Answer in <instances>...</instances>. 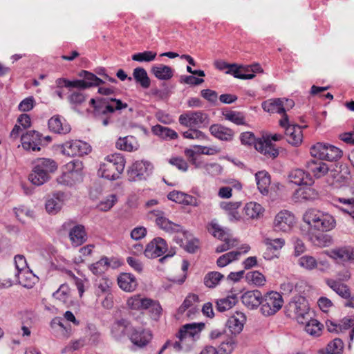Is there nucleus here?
I'll list each match as a JSON object with an SVG mask.
<instances>
[{
  "mask_svg": "<svg viewBox=\"0 0 354 354\" xmlns=\"http://www.w3.org/2000/svg\"><path fill=\"white\" fill-rule=\"evenodd\" d=\"M125 160L120 153H114L107 156L104 162L101 163L97 171L99 176L109 180L119 178L124 171Z\"/></svg>",
  "mask_w": 354,
  "mask_h": 354,
  "instance_id": "nucleus-4",
  "label": "nucleus"
},
{
  "mask_svg": "<svg viewBox=\"0 0 354 354\" xmlns=\"http://www.w3.org/2000/svg\"><path fill=\"white\" fill-rule=\"evenodd\" d=\"M222 241H224V243L218 245L216 248L215 251L216 253L225 252L230 250V248L236 246L237 244L236 239H234L232 237V235L229 236L226 239H223Z\"/></svg>",
  "mask_w": 354,
  "mask_h": 354,
  "instance_id": "nucleus-61",
  "label": "nucleus"
},
{
  "mask_svg": "<svg viewBox=\"0 0 354 354\" xmlns=\"http://www.w3.org/2000/svg\"><path fill=\"white\" fill-rule=\"evenodd\" d=\"M168 162L182 171H187L188 169V164L182 157H171Z\"/></svg>",
  "mask_w": 354,
  "mask_h": 354,
  "instance_id": "nucleus-62",
  "label": "nucleus"
},
{
  "mask_svg": "<svg viewBox=\"0 0 354 354\" xmlns=\"http://www.w3.org/2000/svg\"><path fill=\"white\" fill-rule=\"evenodd\" d=\"M91 151V146L86 142L75 140L64 142L62 145V152L68 156H81Z\"/></svg>",
  "mask_w": 354,
  "mask_h": 354,
  "instance_id": "nucleus-14",
  "label": "nucleus"
},
{
  "mask_svg": "<svg viewBox=\"0 0 354 354\" xmlns=\"http://www.w3.org/2000/svg\"><path fill=\"white\" fill-rule=\"evenodd\" d=\"M289 310L294 313L299 324H305L311 317L309 306L305 298L299 297L289 304Z\"/></svg>",
  "mask_w": 354,
  "mask_h": 354,
  "instance_id": "nucleus-12",
  "label": "nucleus"
},
{
  "mask_svg": "<svg viewBox=\"0 0 354 354\" xmlns=\"http://www.w3.org/2000/svg\"><path fill=\"white\" fill-rule=\"evenodd\" d=\"M209 132L213 136L223 141H231L234 134L231 129L220 124L211 125Z\"/></svg>",
  "mask_w": 354,
  "mask_h": 354,
  "instance_id": "nucleus-23",
  "label": "nucleus"
},
{
  "mask_svg": "<svg viewBox=\"0 0 354 354\" xmlns=\"http://www.w3.org/2000/svg\"><path fill=\"white\" fill-rule=\"evenodd\" d=\"M53 295L55 299L59 300L66 306H69L73 304L71 289L67 284H62Z\"/></svg>",
  "mask_w": 354,
  "mask_h": 354,
  "instance_id": "nucleus-33",
  "label": "nucleus"
},
{
  "mask_svg": "<svg viewBox=\"0 0 354 354\" xmlns=\"http://www.w3.org/2000/svg\"><path fill=\"white\" fill-rule=\"evenodd\" d=\"M64 205L58 194L53 195L46 202V209L49 214H55L60 211Z\"/></svg>",
  "mask_w": 354,
  "mask_h": 354,
  "instance_id": "nucleus-41",
  "label": "nucleus"
},
{
  "mask_svg": "<svg viewBox=\"0 0 354 354\" xmlns=\"http://www.w3.org/2000/svg\"><path fill=\"white\" fill-rule=\"evenodd\" d=\"M307 236L309 241L318 247H326L332 243L331 237L322 232L308 230Z\"/></svg>",
  "mask_w": 354,
  "mask_h": 354,
  "instance_id": "nucleus-28",
  "label": "nucleus"
},
{
  "mask_svg": "<svg viewBox=\"0 0 354 354\" xmlns=\"http://www.w3.org/2000/svg\"><path fill=\"white\" fill-rule=\"evenodd\" d=\"M245 278L248 283H252L257 286L264 285L266 281L265 277L258 271L248 272L245 275Z\"/></svg>",
  "mask_w": 354,
  "mask_h": 354,
  "instance_id": "nucleus-57",
  "label": "nucleus"
},
{
  "mask_svg": "<svg viewBox=\"0 0 354 354\" xmlns=\"http://www.w3.org/2000/svg\"><path fill=\"white\" fill-rule=\"evenodd\" d=\"M57 169V165L53 160L38 159L34 162L28 180L34 185L40 186L50 179V174L55 172Z\"/></svg>",
  "mask_w": 354,
  "mask_h": 354,
  "instance_id": "nucleus-3",
  "label": "nucleus"
},
{
  "mask_svg": "<svg viewBox=\"0 0 354 354\" xmlns=\"http://www.w3.org/2000/svg\"><path fill=\"white\" fill-rule=\"evenodd\" d=\"M289 180L297 185H307L309 181L308 175L299 169H294L290 173Z\"/></svg>",
  "mask_w": 354,
  "mask_h": 354,
  "instance_id": "nucleus-44",
  "label": "nucleus"
},
{
  "mask_svg": "<svg viewBox=\"0 0 354 354\" xmlns=\"http://www.w3.org/2000/svg\"><path fill=\"white\" fill-rule=\"evenodd\" d=\"M222 115L226 120L236 125L245 124V117L242 112L225 109L222 111Z\"/></svg>",
  "mask_w": 354,
  "mask_h": 354,
  "instance_id": "nucleus-38",
  "label": "nucleus"
},
{
  "mask_svg": "<svg viewBox=\"0 0 354 354\" xmlns=\"http://www.w3.org/2000/svg\"><path fill=\"white\" fill-rule=\"evenodd\" d=\"M91 105L94 108L95 113L106 114L107 113H113L117 110H122L127 108V103L122 102L120 100L115 98H109L108 100L101 99L95 101V99L90 100Z\"/></svg>",
  "mask_w": 354,
  "mask_h": 354,
  "instance_id": "nucleus-9",
  "label": "nucleus"
},
{
  "mask_svg": "<svg viewBox=\"0 0 354 354\" xmlns=\"http://www.w3.org/2000/svg\"><path fill=\"white\" fill-rule=\"evenodd\" d=\"M246 67L243 66H238L236 64H232L231 68L226 71L227 74H232L234 77L241 79V80H251L255 77V75L253 73H250L248 75H244L243 71H247L245 70Z\"/></svg>",
  "mask_w": 354,
  "mask_h": 354,
  "instance_id": "nucleus-52",
  "label": "nucleus"
},
{
  "mask_svg": "<svg viewBox=\"0 0 354 354\" xmlns=\"http://www.w3.org/2000/svg\"><path fill=\"white\" fill-rule=\"evenodd\" d=\"M204 326L205 325L203 323H192L183 325L176 335L178 341L174 342H167L160 349L159 354H161L168 347H172L176 351H189L193 348L196 341L199 339L200 333Z\"/></svg>",
  "mask_w": 354,
  "mask_h": 354,
  "instance_id": "nucleus-1",
  "label": "nucleus"
},
{
  "mask_svg": "<svg viewBox=\"0 0 354 354\" xmlns=\"http://www.w3.org/2000/svg\"><path fill=\"white\" fill-rule=\"evenodd\" d=\"M207 230L211 234L220 240L232 235L230 230L223 229L215 220L209 223Z\"/></svg>",
  "mask_w": 354,
  "mask_h": 354,
  "instance_id": "nucleus-36",
  "label": "nucleus"
},
{
  "mask_svg": "<svg viewBox=\"0 0 354 354\" xmlns=\"http://www.w3.org/2000/svg\"><path fill=\"white\" fill-rule=\"evenodd\" d=\"M305 330L312 336H319L323 325L315 319L310 317L305 324Z\"/></svg>",
  "mask_w": 354,
  "mask_h": 354,
  "instance_id": "nucleus-49",
  "label": "nucleus"
},
{
  "mask_svg": "<svg viewBox=\"0 0 354 354\" xmlns=\"http://www.w3.org/2000/svg\"><path fill=\"white\" fill-rule=\"evenodd\" d=\"M262 295L259 290L247 291L241 297L243 305L250 309L257 308L261 305Z\"/></svg>",
  "mask_w": 354,
  "mask_h": 354,
  "instance_id": "nucleus-25",
  "label": "nucleus"
},
{
  "mask_svg": "<svg viewBox=\"0 0 354 354\" xmlns=\"http://www.w3.org/2000/svg\"><path fill=\"white\" fill-rule=\"evenodd\" d=\"M223 279L224 275L218 272H209L204 277V284L209 288H214Z\"/></svg>",
  "mask_w": 354,
  "mask_h": 354,
  "instance_id": "nucleus-45",
  "label": "nucleus"
},
{
  "mask_svg": "<svg viewBox=\"0 0 354 354\" xmlns=\"http://www.w3.org/2000/svg\"><path fill=\"white\" fill-rule=\"evenodd\" d=\"M246 322V316L242 312L236 311L228 318L226 326L232 334H239Z\"/></svg>",
  "mask_w": 354,
  "mask_h": 354,
  "instance_id": "nucleus-18",
  "label": "nucleus"
},
{
  "mask_svg": "<svg viewBox=\"0 0 354 354\" xmlns=\"http://www.w3.org/2000/svg\"><path fill=\"white\" fill-rule=\"evenodd\" d=\"M48 128L50 131L56 133L66 134L71 131L69 124L59 115H55L48 120Z\"/></svg>",
  "mask_w": 354,
  "mask_h": 354,
  "instance_id": "nucleus-22",
  "label": "nucleus"
},
{
  "mask_svg": "<svg viewBox=\"0 0 354 354\" xmlns=\"http://www.w3.org/2000/svg\"><path fill=\"white\" fill-rule=\"evenodd\" d=\"M151 71L156 78L161 80H168L173 76L171 68L163 64L152 66Z\"/></svg>",
  "mask_w": 354,
  "mask_h": 354,
  "instance_id": "nucleus-37",
  "label": "nucleus"
},
{
  "mask_svg": "<svg viewBox=\"0 0 354 354\" xmlns=\"http://www.w3.org/2000/svg\"><path fill=\"white\" fill-rule=\"evenodd\" d=\"M303 221L310 231L329 232L336 225L335 219L331 214L316 209L306 210L303 215Z\"/></svg>",
  "mask_w": 354,
  "mask_h": 354,
  "instance_id": "nucleus-2",
  "label": "nucleus"
},
{
  "mask_svg": "<svg viewBox=\"0 0 354 354\" xmlns=\"http://www.w3.org/2000/svg\"><path fill=\"white\" fill-rule=\"evenodd\" d=\"M264 209L263 207L256 203V202H250L248 203L244 207V212L245 215L250 218H258L261 215H263Z\"/></svg>",
  "mask_w": 354,
  "mask_h": 354,
  "instance_id": "nucleus-39",
  "label": "nucleus"
},
{
  "mask_svg": "<svg viewBox=\"0 0 354 354\" xmlns=\"http://www.w3.org/2000/svg\"><path fill=\"white\" fill-rule=\"evenodd\" d=\"M298 264L301 268L309 271L317 268L319 264L322 265L326 268L329 266L328 262H318L314 257L310 255H304L298 259Z\"/></svg>",
  "mask_w": 354,
  "mask_h": 354,
  "instance_id": "nucleus-32",
  "label": "nucleus"
},
{
  "mask_svg": "<svg viewBox=\"0 0 354 354\" xmlns=\"http://www.w3.org/2000/svg\"><path fill=\"white\" fill-rule=\"evenodd\" d=\"M115 147L120 150L131 152L138 150L140 145L135 137L128 136L119 138L116 141Z\"/></svg>",
  "mask_w": 354,
  "mask_h": 354,
  "instance_id": "nucleus-27",
  "label": "nucleus"
},
{
  "mask_svg": "<svg viewBox=\"0 0 354 354\" xmlns=\"http://www.w3.org/2000/svg\"><path fill=\"white\" fill-rule=\"evenodd\" d=\"M167 250L166 241L163 239L158 237L147 244L145 250V255L148 258H156L160 257Z\"/></svg>",
  "mask_w": 354,
  "mask_h": 354,
  "instance_id": "nucleus-17",
  "label": "nucleus"
},
{
  "mask_svg": "<svg viewBox=\"0 0 354 354\" xmlns=\"http://www.w3.org/2000/svg\"><path fill=\"white\" fill-rule=\"evenodd\" d=\"M37 280V277L29 269L25 270L24 271L17 272L15 274V281H12L14 283H17L22 286L31 288L33 287L35 281Z\"/></svg>",
  "mask_w": 354,
  "mask_h": 354,
  "instance_id": "nucleus-24",
  "label": "nucleus"
},
{
  "mask_svg": "<svg viewBox=\"0 0 354 354\" xmlns=\"http://www.w3.org/2000/svg\"><path fill=\"white\" fill-rule=\"evenodd\" d=\"M133 76L137 83L144 88H147L150 86V79L148 77L146 70L143 68L138 67L133 70Z\"/></svg>",
  "mask_w": 354,
  "mask_h": 354,
  "instance_id": "nucleus-42",
  "label": "nucleus"
},
{
  "mask_svg": "<svg viewBox=\"0 0 354 354\" xmlns=\"http://www.w3.org/2000/svg\"><path fill=\"white\" fill-rule=\"evenodd\" d=\"M198 128H189V130L183 133V136L185 138L197 140H208L207 136L197 129Z\"/></svg>",
  "mask_w": 354,
  "mask_h": 354,
  "instance_id": "nucleus-58",
  "label": "nucleus"
},
{
  "mask_svg": "<svg viewBox=\"0 0 354 354\" xmlns=\"http://www.w3.org/2000/svg\"><path fill=\"white\" fill-rule=\"evenodd\" d=\"M183 236L185 238V241L183 240V239H180L177 236L176 241L178 243L180 246L183 247L186 251L190 253H194L198 248V241L197 239H191L188 240L187 234L188 233L185 231V234L183 232H181Z\"/></svg>",
  "mask_w": 354,
  "mask_h": 354,
  "instance_id": "nucleus-51",
  "label": "nucleus"
},
{
  "mask_svg": "<svg viewBox=\"0 0 354 354\" xmlns=\"http://www.w3.org/2000/svg\"><path fill=\"white\" fill-rule=\"evenodd\" d=\"M236 342L232 339L223 341L219 346V351L221 354H230L234 349Z\"/></svg>",
  "mask_w": 354,
  "mask_h": 354,
  "instance_id": "nucleus-64",
  "label": "nucleus"
},
{
  "mask_svg": "<svg viewBox=\"0 0 354 354\" xmlns=\"http://www.w3.org/2000/svg\"><path fill=\"white\" fill-rule=\"evenodd\" d=\"M86 96L82 92L73 91L68 96V100L74 110H77V108L85 102Z\"/></svg>",
  "mask_w": 354,
  "mask_h": 354,
  "instance_id": "nucleus-50",
  "label": "nucleus"
},
{
  "mask_svg": "<svg viewBox=\"0 0 354 354\" xmlns=\"http://www.w3.org/2000/svg\"><path fill=\"white\" fill-rule=\"evenodd\" d=\"M283 104L281 103V98L271 99L262 103L263 109L268 113H277L283 114Z\"/></svg>",
  "mask_w": 354,
  "mask_h": 354,
  "instance_id": "nucleus-46",
  "label": "nucleus"
},
{
  "mask_svg": "<svg viewBox=\"0 0 354 354\" xmlns=\"http://www.w3.org/2000/svg\"><path fill=\"white\" fill-rule=\"evenodd\" d=\"M250 248L248 245H245L242 248H240L239 251H232L227 253H225L221 257L216 261V265L223 268L230 263L231 262L239 259V257L242 254H245L250 250Z\"/></svg>",
  "mask_w": 354,
  "mask_h": 354,
  "instance_id": "nucleus-21",
  "label": "nucleus"
},
{
  "mask_svg": "<svg viewBox=\"0 0 354 354\" xmlns=\"http://www.w3.org/2000/svg\"><path fill=\"white\" fill-rule=\"evenodd\" d=\"M152 131L154 134L164 138L173 140L178 138L177 133L168 127H162L161 125H156L153 127Z\"/></svg>",
  "mask_w": 354,
  "mask_h": 354,
  "instance_id": "nucleus-48",
  "label": "nucleus"
},
{
  "mask_svg": "<svg viewBox=\"0 0 354 354\" xmlns=\"http://www.w3.org/2000/svg\"><path fill=\"white\" fill-rule=\"evenodd\" d=\"M326 283L341 297L350 298L351 290L347 285L332 279H326Z\"/></svg>",
  "mask_w": 354,
  "mask_h": 354,
  "instance_id": "nucleus-31",
  "label": "nucleus"
},
{
  "mask_svg": "<svg viewBox=\"0 0 354 354\" xmlns=\"http://www.w3.org/2000/svg\"><path fill=\"white\" fill-rule=\"evenodd\" d=\"M257 187L263 195H266L269 191L270 178L268 173L266 171H258L255 174Z\"/></svg>",
  "mask_w": 354,
  "mask_h": 354,
  "instance_id": "nucleus-35",
  "label": "nucleus"
},
{
  "mask_svg": "<svg viewBox=\"0 0 354 354\" xmlns=\"http://www.w3.org/2000/svg\"><path fill=\"white\" fill-rule=\"evenodd\" d=\"M283 305L282 296L277 292L271 291L262 297L260 311L266 317L272 316L276 314Z\"/></svg>",
  "mask_w": 354,
  "mask_h": 354,
  "instance_id": "nucleus-8",
  "label": "nucleus"
},
{
  "mask_svg": "<svg viewBox=\"0 0 354 354\" xmlns=\"http://www.w3.org/2000/svg\"><path fill=\"white\" fill-rule=\"evenodd\" d=\"M263 243L267 248L268 251H279L285 245V240L282 238L271 239L266 237Z\"/></svg>",
  "mask_w": 354,
  "mask_h": 354,
  "instance_id": "nucleus-54",
  "label": "nucleus"
},
{
  "mask_svg": "<svg viewBox=\"0 0 354 354\" xmlns=\"http://www.w3.org/2000/svg\"><path fill=\"white\" fill-rule=\"evenodd\" d=\"M21 145L28 151H39L41 142V135L36 131H28L23 133L21 138Z\"/></svg>",
  "mask_w": 354,
  "mask_h": 354,
  "instance_id": "nucleus-16",
  "label": "nucleus"
},
{
  "mask_svg": "<svg viewBox=\"0 0 354 354\" xmlns=\"http://www.w3.org/2000/svg\"><path fill=\"white\" fill-rule=\"evenodd\" d=\"M79 75L83 78L82 81L84 82V88H90L94 86H98L104 82L97 77L95 75L87 71H82Z\"/></svg>",
  "mask_w": 354,
  "mask_h": 354,
  "instance_id": "nucleus-43",
  "label": "nucleus"
},
{
  "mask_svg": "<svg viewBox=\"0 0 354 354\" xmlns=\"http://www.w3.org/2000/svg\"><path fill=\"white\" fill-rule=\"evenodd\" d=\"M237 302V297L232 295L217 301V309L220 312H224L232 308Z\"/></svg>",
  "mask_w": 354,
  "mask_h": 354,
  "instance_id": "nucleus-55",
  "label": "nucleus"
},
{
  "mask_svg": "<svg viewBox=\"0 0 354 354\" xmlns=\"http://www.w3.org/2000/svg\"><path fill=\"white\" fill-rule=\"evenodd\" d=\"M69 237L75 247L83 244L87 239L84 227L81 225L74 226L69 232Z\"/></svg>",
  "mask_w": 354,
  "mask_h": 354,
  "instance_id": "nucleus-30",
  "label": "nucleus"
},
{
  "mask_svg": "<svg viewBox=\"0 0 354 354\" xmlns=\"http://www.w3.org/2000/svg\"><path fill=\"white\" fill-rule=\"evenodd\" d=\"M180 125L189 128H201L209 124L208 115L202 111H187L180 115Z\"/></svg>",
  "mask_w": 354,
  "mask_h": 354,
  "instance_id": "nucleus-5",
  "label": "nucleus"
},
{
  "mask_svg": "<svg viewBox=\"0 0 354 354\" xmlns=\"http://www.w3.org/2000/svg\"><path fill=\"white\" fill-rule=\"evenodd\" d=\"M110 263L107 257H102L98 261L89 266L90 270L95 275H100L109 268Z\"/></svg>",
  "mask_w": 354,
  "mask_h": 354,
  "instance_id": "nucleus-53",
  "label": "nucleus"
},
{
  "mask_svg": "<svg viewBox=\"0 0 354 354\" xmlns=\"http://www.w3.org/2000/svg\"><path fill=\"white\" fill-rule=\"evenodd\" d=\"M119 287L125 292H133L138 286L136 277L130 273H122L118 277Z\"/></svg>",
  "mask_w": 354,
  "mask_h": 354,
  "instance_id": "nucleus-26",
  "label": "nucleus"
},
{
  "mask_svg": "<svg viewBox=\"0 0 354 354\" xmlns=\"http://www.w3.org/2000/svg\"><path fill=\"white\" fill-rule=\"evenodd\" d=\"M307 168L308 169V172L317 178H319L325 176L328 171V165L320 160H313L309 162L308 163Z\"/></svg>",
  "mask_w": 354,
  "mask_h": 354,
  "instance_id": "nucleus-34",
  "label": "nucleus"
},
{
  "mask_svg": "<svg viewBox=\"0 0 354 354\" xmlns=\"http://www.w3.org/2000/svg\"><path fill=\"white\" fill-rule=\"evenodd\" d=\"M310 152L312 156L328 161H336L342 156V151L339 148L323 142L312 146Z\"/></svg>",
  "mask_w": 354,
  "mask_h": 354,
  "instance_id": "nucleus-6",
  "label": "nucleus"
},
{
  "mask_svg": "<svg viewBox=\"0 0 354 354\" xmlns=\"http://www.w3.org/2000/svg\"><path fill=\"white\" fill-rule=\"evenodd\" d=\"M149 219L154 221L156 225L164 230L165 232L169 234L183 232L185 234V231L183 227L177 223H175L166 216V214L158 209H153L148 213Z\"/></svg>",
  "mask_w": 354,
  "mask_h": 354,
  "instance_id": "nucleus-7",
  "label": "nucleus"
},
{
  "mask_svg": "<svg viewBox=\"0 0 354 354\" xmlns=\"http://www.w3.org/2000/svg\"><path fill=\"white\" fill-rule=\"evenodd\" d=\"M112 284L111 280L102 277L97 283V290L101 293L109 294Z\"/></svg>",
  "mask_w": 354,
  "mask_h": 354,
  "instance_id": "nucleus-63",
  "label": "nucleus"
},
{
  "mask_svg": "<svg viewBox=\"0 0 354 354\" xmlns=\"http://www.w3.org/2000/svg\"><path fill=\"white\" fill-rule=\"evenodd\" d=\"M118 201L116 194H109L103 198L97 205V208L102 212L110 210Z\"/></svg>",
  "mask_w": 354,
  "mask_h": 354,
  "instance_id": "nucleus-56",
  "label": "nucleus"
},
{
  "mask_svg": "<svg viewBox=\"0 0 354 354\" xmlns=\"http://www.w3.org/2000/svg\"><path fill=\"white\" fill-rule=\"evenodd\" d=\"M255 149L267 158H274L279 155L278 149L274 148L269 137L263 140H258L255 143Z\"/></svg>",
  "mask_w": 354,
  "mask_h": 354,
  "instance_id": "nucleus-20",
  "label": "nucleus"
},
{
  "mask_svg": "<svg viewBox=\"0 0 354 354\" xmlns=\"http://www.w3.org/2000/svg\"><path fill=\"white\" fill-rule=\"evenodd\" d=\"M157 53L153 51H144L142 53H136L132 55L133 61L139 62H149L155 59Z\"/></svg>",
  "mask_w": 354,
  "mask_h": 354,
  "instance_id": "nucleus-60",
  "label": "nucleus"
},
{
  "mask_svg": "<svg viewBox=\"0 0 354 354\" xmlns=\"http://www.w3.org/2000/svg\"><path fill=\"white\" fill-rule=\"evenodd\" d=\"M138 305L139 310L148 309L154 316H159L160 315L162 308L156 301L142 297L140 295Z\"/></svg>",
  "mask_w": 354,
  "mask_h": 354,
  "instance_id": "nucleus-29",
  "label": "nucleus"
},
{
  "mask_svg": "<svg viewBox=\"0 0 354 354\" xmlns=\"http://www.w3.org/2000/svg\"><path fill=\"white\" fill-rule=\"evenodd\" d=\"M279 124L285 129V135L288 143L296 147L301 144L303 140L301 127L290 124L287 115H284L283 118L279 120Z\"/></svg>",
  "mask_w": 354,
  "mask_h": 354,
  "instance_id": "nucleus-11",
  "label": "nucleus"
},
{
  "mask_svg": "<svg viewBox=\"0 0 354 354\" xmlns=\"http://www.w3.org/2000/svg\"><path fill=\"white\" fill-rule=\"evenodd\" d=\"M326 254L338 263H350L354 261V248L351 246H342L326 252Z\"/></svg>",
  "mask_w": 354,
  "mask_h": 354,
  "instance_id": "nucleus-15",
  "label": "nucleus"
},
{
  "mask_svg": "<svg viewBox=\"0 0 354 354\" xmlns=\"http://www.w3.org/2000/svg\"><path fill=\"white\" fill-rule=\"evenodd\" d=\"M344 348L343 341L339 338H335L329 342L326 346L321 350L329 354H342Z\"/></svg>",
  "mask_w": 354,
  "mask_h": 354,
  "instance_id": "nucleus-47",
  "label": "nucleus"
},
{
  "mask_svg": "<svg viewBox=\"0 0 354 354\" xmlns=\"http://www.w3.org/2000/svg\"><path fill=\"white\" fill-rule=\"evenodd\" d=\"M64 169L69 174H73L75 179L82 180V162L79 160H73L64 165Z\"/></svg>",
  "mask_w": 354,
  "mask_h": 354,
  "instance_id": "nucleus-40",
  "label": "nucleus"
},
{
  "mask_svg": "<svg viewBox=\"0 0 354 354\" xmlns=\"http://www.w3.org/2000/svg\"><path fill=\"white\" fill-rule=\"evenodd\" d=\"M59 184L72 186L77 183H80L82 180L80 179H75L73 174H69L68 171L64 170L62 175L59 176L57 179Z\"/></svg>",
  "mask_w": 354,
  "mask_h": 354,
  "instance_id": "nucleus-59",
  "label": "nucleus"
},
{
  "mask_svg": "<svg viewBox=\"0 0 354 354\" xmlns=\"http://www.w3.org/2000/svg\"><path fill=\"white\" fill-rule=\"evenodd\" d=\"M129 336L131 342L140 348L145 346L151 339V333L141 328H132Z\"/></svg>",
  "mask_w": 354,
  "mask_h": 354,
  "instance_id": "nucleus-19",
  "label": "nucleus"
},
{
  "mask_svg": "<svg viewBox=\"0 0 354 354\" xmlns=\"http://www.w3.org/2000/svg\"><path fill=\"white\" fill-rule=\"evenodd\" d=\"M296 223L295 215L288 210H281L274 217L273 227L275 231L288 232Z\"/></svg>",
  "mask_w": 354,
  "mask_h": 354,
  "instance_id": "nucleus-13",
  "label": "nucleus"
},
{
  "mask_svg": "<svg viewBox=\"0 0 354 354\" xmlns=\"http://www.w3.org/2000/svg\"><path fill=\"white\" fill-rule=\"evenodd\" d=\"M153 165L147 160H138L132 164L128 169V176L130 181L145 180L153 171Z\"/></svg>",
  "mask_w": 354,
  "mask_h": 354,
  "instance_id": "nucleus-10",
  "label": "nucleus"
}]
</instances>
